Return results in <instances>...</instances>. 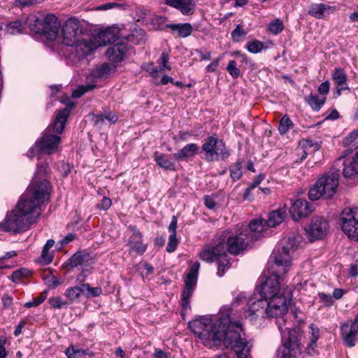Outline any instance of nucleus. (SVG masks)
I'll return each mask as SVG.
<instances>
[{
	"mask_svg": "<svg viewBox=\"0 0 358 358\" xmlns=\"http://www.w3.org/2000/svg\"><path fill=\"white\" fill-rule=\"evenodd\" d=\"M100 46L94 37L85 38L83 36L72 46L78 59L83 58L91 54Z\"/></svg>",
	"mask_w": 358,
	"mask_h": 358,
	"instance_id": "a211bd4d",
	"label": "nucleus"
},
{
	"mask_svg": "<svg viewBox=\"0 0 358 358\" xmlns=\"http://www.w3.org/2000/svg\"><path fill=\"white\" fill-rule=\"evenodd\" d=\"M173 155H165L155 152L154 159L156 164L166 171H174L176 170V163L172 161Z\"/></svg>",
	"mask_w": 358,
	"mask_h": 358,
	"instance_id": "a878e982",
	"label": "nucleus"
},
{
	"mask_svg": "<svg viewBox=\"0 0 358 358\" xmlns=\"http://www.w3.org/2000/svg\"><path fill=\"white\" fill-rule=\"evenodd\" d=\"M221 60V57H219L214 59L210 64H209L206 66V70L208 72H215L219 66L220 62Z\"/></svg>",
	"mask_w": 358,
	"mask_h": 358,
	"instance_id": "680f3d73",
	"label": "nucleus"
},
{
	"mask_svg": "<svg viewBox=\"0 0 358 358\" xmlns=\"http://www.w3.org/2000/svg\"><path fill=\"white\" fill-rule=\"evenodd\" d=\"M62 34L56 41L67 46H73L83 36L79 22L73 18L67 20L63 24Z\"/></svg>",
	"mask_w": 358,
	"mask_h": 358,
	"instance_id": "ddd939ff",
	"label": "nucleus"
},
{
	"mask_svg": "<svg viewBox=\"0 0 358 358\" xmlns=\"http://www.w3.org/2000/svg\"><path fill=\"white\" fill-rule=\"evenodd\" d=\"M264 48V43L259 41H254L248 43L247 49L251 53H258Z\"/></svg>",
	"mask_w": 358,
	"mask_h": 358,
	"instance_id": "864d4df0",
	"label": "nucleus"
},
{
	"mask_svg": "<svg viewBox=\"0 0 358 358\" xmlns=\"http://www.w3.org/2000/svg\"><path fill=\"white\" fill-rule=\"evenodd\" d=\"M166 27L173 31H177L178 35L182 38L190 36L193 31V27L189 23L168 24Z\"/></svg>",
	"mask_w": 358,
	"mask_h": 358,
	"instance_id": "2f4dec72",
	"label": "nucleus"
},
{
	"mask_svg": "<svg viewBox=\"0 0 358 358\" xmlns=\"http://www.w3.org/2000/svg\"><path fill=\"white\" fill-rule=\"evenodd\" d=\"M112 205L111 199L108 197H103L100 204L101 208L103 210H108Z\"/></svg>",
	"mask_w": 358,
	"mask_h": 358,
	"instance_id": "338daca9",
	"label": "nucleus"
},
{
	"mask_svg": "<svg viewBox=\"0 0 358 358\" xmlns=\"http://www.w3.org/2000/svg\"><path fill=\"white\" fill-rule=\"evenodd\" d=\"M248 230L238 229L235 233L226 231L219 236L218 250L227 256V252L231 255H238L246 249L249 242Z\"/></svg>",
	"mask_w": 358,
	"mask_h": 358,
	"instance_id": "0eeeda50",
	"label": "nucleus"
},
{
	"mask_svg": "<svg viewBox=\"0 0 358 358\" xmlns=\"http://www.w3.org/2000/svg\"><path fill=\"white\" fill-rule=\"evenodd\" d=\"M177 222V217L175 215H173L171 222L169 227V230L171 233V234L176 235Z\"/></svg>",
	"mask_w": 358,
	"mask_h": 358,
	"instance_id": "69168bd1",
	"label": "nucleus"
},
{
	"mask_svg": "<svg viewBox=\"0 0 358 358\" xmlns=\"http://www.w3.org/2000/svg\"><path fill=\"white\" fill-rule=\"evenodd\" d=\"M305 100L312 109L318 111L324 104L326 98H319L317 95L310 94L306 97Z\"/></svg>",
	"mask_w": 358,
	"mask_h": 358,
	"instance_id": "e433bc0d",
	"label": "nucleus"
},
{
	"mask_svg": "<svg viewBox=\"0 0 358 358\" xmlns=\"http://www.w3.org/2000/svg\"><path fill=\"white\" fill-rule=\"evenodd\" d=\"M49 304L53 308L56 309H60L63 307L67 306L69 303L67 300H64L61 296H52L48 299Z\"/></svg>",
	"mask_w": 358,
	"mask_h": 358,
	"instance_id": "49530a36",
	"label": "nucleus"
},
{
	"mask_svg": "<svg viewBox=\"0 0 358 358\" xmlns=\"http://www.w3.org/2000/svg\"><path fill=\"white\" fill-rule=\"evenodd\" d=\"M166 20V17L155 15L151 18L150 22L154 29L161 30L167 28L168 24H165Z\"/></svg>",
	"mask_w": 358,
	"mask_h": 358,
	"instance_id": "a18cd8bd",
	"label": "nucleus"
},
{
	"mask_svg": "<svg viewBox=\"0 0 358 358\" xmlns=\"http://www.w3.org/2000/svg\"><path fill=\"white\" fill-rule=\"evenodd\" d=\"M45 0H16L22 6H30L43 2Z\"/></svg>",
	"mask_w": 358,
	"mask_h": 358,
	"instance_id": "e2e57ef3",
	"label": "nucleus"
},
{
	"mask_svg": "<svg viewBox=\"0 0 358 358\" xmlns=\"http://www.w3.org/2000/svg\"><path fill=\"white\" fill-rule=\"evenodd\" d=\"M178 244V241L176 238V235L171 234L169 238V242L166 245V251L168 252H173L176 250Z\"/></svg>",
	"mask_w": 358,
	"mask_h": 358,
	"instance_id": "6e6d98bb",
	"label": "nucleus"
},
{
	"mask_svg": "<svg viewBox=\"0 0 358 358\" xmlns=\"http://www.w3.org/2000/svg\"><path fill=\"white\" fill-rule=\"evenodd\" d=\"M119 34L120 31L117 27H108L99 31L94 38L96 42L100 43V46H102L116 41L119 37Z\"/></svg>",
	"mask_w": 358,
	"mask_h": 358,
	"instance_id": "412c9836",
	"label": "nucleus"
},
{
	"mask_svg": "<svg viewBox=\"0 0 358 358\" xmlns=\"http://www.w3.org/2000/svg\"><path fill=\"white\" fill-rule=\"evenodd\" d=\"M201 148L205 152L206 159L208 162H212L217 157L224 159L229 155L224 142L214 136L208 137Z\"/></svg>",
	"mask_w": 358,
	"mask_h": 358,
	"instance_id": "9b49d317",
	"label": "nucleus"
},
{
	"mask_svg": "<svg viewBox=\"0 0 358 358\" xmlns=\"http://www.w3.org/2000/svg\"><path fill=\"white\" fill-rule=\"evenodd\" d=\"M200 268V264L195 262L189 268V271L185 280V288L182 293L181 306L183 310L190 308L189 299L196 287L198 278V273Z\"/></svg>",
	"mask_w": 358,
	"mask_h": 358,
	"instance_id": "4468645a",
	"label": "nucleus"
},
{
	"mask_svg": "<svg viewBox=\"0 0 358 358\" xmlns=\"http://www.w3.org/2000/svg\"><path fill=\"white\" fill-rule=\"evenodd\" d=\"M336 10L334 6H330L324 3H314L310 6L308 14L316 17L322 18L325 14L333 13Z\"/></svg>",
	"mask_w": 358,
	"mask_h": 358,
	"instance_id": "bb28decb",
	"label": "nucleus"
},
{
	"mask_svg": "<svg viewBox=\"0 0 358 358\" xmlns=\"http://www.w3.org/2000/svg\"><path fill=\"white\" fill-rule=\"evenodd\" d=\"M165 3L180 10L185 15H192L196 6L194 0H165Z\"/></svg>",
	"mask_w": 358,
	"mask_h": 358,
	"instance_id": "4be33fe9",
	"label": "nucleus"
},
{
	"mask_svg": "<svg viewBox=\"0 0 358 358\" xmlns=\"http://www.w3.org/2000/svg\"><path fill=\"white\" fill-rule=\"evenodd\" d=\"M343 175L345 178H352L358 174V152L351 159L344 162Z\"/></svg>",
	"mask_w": 358,
	"mask_h": 358,
	"instance_id": "cd10ccee",
	"label": "nucleus"
},
{
	"mask_svg": "<svg viewBox=\"0 0 358 358\" xmlns=\"http://www.w3.org/2000/svg\"><path fill=\"white\" fill-rule=\"evenodd\" d=\"M218 248V238L215 240L213 245L203 248L199 252V257L203 261L212 262H217V275L223 276L226 269L229 268V260Z\"/></svg>",
	"mask_w": 358,
	"mask_h": 358,
	"instance_id": "1a4fd4ad",
	"label": "nucleus"
},
{
	"mask_svg": "<svg viewBox=\"0 0 358 358\" xmlns=\"http://www.w3.org/2000/svg\"><path fill=\"white\" fill-rule=\"evenodd\" d=\"M47 173L48 166L46 164H38L34 178L24 193L26 196L41 206L44 203L48 202L50 199L51 186L50 182L43 178Z\"/></svg>",
	"mask_w": 358,
	"mask_h": 358,
	"instance_id": "423d86ee",
	"label": "nucleus"
},
{
	"mask_svg": "<svg viewBox=\"0 0 358 358\" xmlns=\"http://www.w3.org/2000/svg\"><path fill=\"white\" fill-rule=\"evenodd\" d=\"M313 211V205L305 199H299L292 203L289 213L294 220L308 217Z\"/></svg>",
	"mask_w": 358,
	"mask_h": 358,
	"instance_id": "6ab92c4d",
	"label": "nucleus"
},
{
	"mask_svg": "<svg viewBox=\"0 0 358 358\" xmlns=\"http://www.w3.org/2000/svg\"><path fill=\"white\" fill-rule=\"evenodd\" d=\"M286 216V211L284 209L273 210L268 215L266 225L268 227H275L282 222Z\"/></svg>",
	"mask_w": 358,
	"mask_h": 358,
	"instance_id": "7c9ffc66",
	"label": "nucleus"
},
{
	"mask_svg": "<svg viewBox=\"0 0 358 358\" xmlns=\"http://www.w3.org/2000/svg\"><path fill=\"white\" fill-rule=\"evenodd\" d=\"M125 6L124 3H118L115 2L106 3L103 5L99 6L97 8V10H106L113 8H122Z\"/></svg>",
	"mask_w": 358,
	"mask_h": 358,
	"instance_id": "4d7b16f0",
	"label": "nucleus"
},
{
	"mask_svg": "<svg viewBox=\"0 0 358 358\" xmlns=\"http://www.w3.org/2000/svg\"><path fill=\"white\" fill-rule=\"evenodd\" d=\"M329 230V223L322 217H314L310 224L305 229L306 235L311 242L325 237Z\"/></svg>",
	"mask_w": 358,
	"mask_h": 358,
	"instance_id": "2eb2a0df",
	"label": "nucleus"
},
{
	"mask_svg": "<svg viewBox=\"0 0 358 358\" xmlns=\"http://www.w3.org/2000/svg\"><path fill=\"white\" fill-rule=\"evenodd\" d=\"M70 110L68 108H64L59 111L54 122L47 127L43 136L38 139L29 150L28 153L29 157H33L39 152L50 155L58 149L60 137L53 135L52 133L60 134L63 131Z\"/></svg>",
	"mask_w": 358,
	"mask_h": 358,
	"instance_id": "20e7f679",
	"label": "nucleus"
},
{
	"mask_svg": "<svg viewBox=\"0 0 358 358\" xmlns=\"http://www.w3.org/2000/svg\"><path fill=\"white\" fill-rule=\"evenodd\" d=\"M310 329V343L308 345V353H310V350L314 351V348L316 346L317 341L320 338V329L315 324H310L309 326Z\"/></svg>",
	"mask_w": 358,
	"mask_h": 358,
	"instance_id": "f704fd0d",
	"label": "nucleus"
},
{
	"mask_svg": "<svg viewBox=\"0 0 358 358\" xmlns=\"http://www.w3.org/2000/svg\"><path fill=\"white\" fill-rule=\"evenodd\" d=\"M292 296V291L287 290L285 296L265 299L266 316L278 318L287 313L288 303L291 301Z\"/></svg>",
	"mask_w": 358,
	"mask_h": 358,
	"instance_id": "f8f14e48",
	"label": "nucleus"
},
{
	"mask_svg": "<svg viewBox=\"0 0 358 358\" xmlns=\"http://www.w3.org/2000/svg\"><path fill=\"white\" fill-rule=\"evenodd\" d=\"M87 354V351L73 345H70L65 350V355L68 358H78L80 355Z\"/></svg>",
	"mask_w": 358,
	"mask_h": 358,
	"instance_id": "37998d69",
	"label": "nucleus"
},
{
	"mask_svg": "<svg viewBox=\"0 0 358 358\" xmlns=\"http://www.w3.org/2000/svg\"><path fill=\"white\" fill-rule=\"evenodd\" d=\"M43 16L42 14L31 15L24 21L25 24H27L29 28L36 33H41V30L38 29L43 26Z\"/></svg>",
	"mask_w": 358,
	"mask_h": 358,
	"instance_id": "473e14b6",
	"label": "nucleus"
},
{
	"mask_svg": "<svg viewBox=\"0 0 358 358\" xmlns=\"http://www.w3.org/2000/svg\"><path fill=\"white\" fill-rule=\"evenodd\" d=\"M30 274V271L24 268H21L20 269H17L15 271L13 274L11 279L14 282H19L22 278L24 277H28Z\"/></svg>",
	"mask_w": 358,
	"mask_h": 358,
	"instance_id": "603ef678",
	"label": "nucleus"
},
{
	"mask_svg": "<svg viewBox=\"0 0 358 358\" xmlns=\"http://www.w3.org/2000/svg\"><path fill=\"white\" fill-rule=\"evenodd\" d=\"M158 66L152 68L150 71V74L153 78H156L158 76V73L159 71H164L166 70H171V66L169 64V55L163 52L158 61Z\"/></svg>",
	"mask_w": 358,
	"mask_h": 358,
	"instance_id": "c85d7f7f",
	"label": "nucleus"
},
{
	"mask_svg": "<svg viewBox=\"0 0 358 358\" xmlns=\"http://www.w3.org/2000/svg\"><path fill=\"white\" fill-rule=\"evenodd\" d=\"M91 261L90 254L84 252H77L71 256L69 259V265L71 268L76 267L79 265L88 264Z\"/></svg>",
	"mask_w": 358,
	"mask_h": 358,
	"instance_id": "c756f323",
	"label": "nucleus"
},
{
	"mask_svg": "<svg viewBox=\"0 0 358 358\" xmlns=\"http://www.w3.org/2000/svg\"><path fill=\"white\" fill-rule=\"evenodd\" d=\"M115 69L114 65L104 63L96 69V76L100 78L108 77L110 76Z\"/></svg>",
	"mask_w": 358,
	"mask_h": 358,
	"instance_id": "58836bf2",
	"label": "nucleus"
},
{
	"mask_svg": "<svg viewBox=\"0 0 358 358\" xmlns=\"http://www.w3.org/2000/svg\"><path fill=\"white\" fill-rule=\"evenodd\" d=\"M199 149L197 144L189 143L176 153H174L173 157L177 161H188L198 153Z\"/></svg>",
	"mask_w": 358,
	"mask_h": 358,
	"instance_id": "393cba45",
	"label": "nucleus"
},
{
	"mask_svg": "<svg viewBox=\"0 0 358 358\" xmlns=\"http://www.w3.org/2000/svg\"><path fill=\"white\" fill-rule=\"evenodd\" d=\"M343 231L352 240L358 241V208H345L341 217Z\"/></svg>",
	"mask_w": 358,
	"mask_h": 358,
	"instance_id": "9d476101",
	"label": "nucleus"
},
{
	"mask_svg": "<svg viewBox=\"0 0 358 358\" xmlns=\"http://www.w3.org/2000/svg\"><path fill=\"white\" fill-rule=\"evenodd\" d=\"M41 212V206L23 194L15 208L0 223V229L14 232L26 231L37 222Z\"/></svg>",
	"mask_w": 358,
	"mask_h": 358,
	"instance_id": "7ed1b4c3",
	"label": "nucleus"
},
{
	"mask_svg": "<svg viewBox=\"0 0 358 358\" xmlns=\"http://www.w3.org/2000/svg\"><path fill=\"white\" fill-rule=\"evenodd\" d=\"M284 29V24L281 20L275 19L271 22L267 27V31L273 35L280 34Z\"/></svg>",
	"mask_w": 358,
	"mask_h": 358,
	"instance_id": "79ce46f5",
	"label": "nucleus"
},
{
	"mask_svg": "<svg viewBox=\"0 0 358 358\" xmlns=\"http://www.w3.org/2000/svg\"><path fill=\"white\" fill-rule=\"evenodd\" d=\"M338 179L339 173L337 171H330L324 173L310 189L309 199L316 201L321 197L331 198L336 192Z\"/></svg>",
	"mask_w": 358,
	"mask_h": 358,
	"instance_id": "6e6552de",
	"label": "nucleus"
},
{
	"mask_svg": "<svg viewBox=\"0 0 358 358\" xmlns=\"http://www.w3.org/2000/svg\"><path fill=\"white\" fill-rule=\"evenodd\" d=\"M341 334L348 347L355 345L358 340V315L352 322H346L341 326Z\"/></svg>",
	"mask_w": 358,
	"mask_h": 358,
	"instance_id": "dca6fc26",
	"label": "nucleus"
},
{
	"mask_svg": "<svg viewBox=\"0 0 358 358\" xmlns=\"http://www.w3.org/2000/svg\"><path fill=\"white\" fill-rule=\"evenodd\" d=\"M331 78L336 87L337 96H341L342 91L350 90L348 85V76L342 68H335L331 73Z\"/></svg>",
	"mask_w": 358,
	"mask_h": 358,
	"instance_id": "aec40b11",
	"label": "nucleus"
},
{
	"mask_svg": "<svg viewBox=\"0 0 358 358\" xmlns=\"http://www.w3.org/2000/svg\"><path fill=\"white\" fill-rule=\"evenodd\" d=\"M134 239L137 241L132 245L131 248L135 250L138 254L143 255L147 248V245L144 244L141 241L142 236L141 233L136 232L133 234Z\"/></svg>",
	"mask_w": 358,
	"mask_h": 358,
	"instance_id": "ea45409f",
	"label": "nucleus"
},
{
	"mask_svg": "<svg viewBox=\"0 0 358 358\" xmlns=\"http://www.w3.org/2000/svg\"><path fill=\"white\" fill-rule=\"evenodd\" d=\"M237 62L235 60H230L226 68L228 73L234 78H237L240 76L241 72L238 68Z\"/></svg>",
	"mask_w": 358,
	"mask_h": 358,
	"instance_id": "8fccbe9b",
	"label": "nucleus"
},
{
	"mask_svg": "<svg viewBox=\"0 0 358 358\" xmlns=\"http://www.w3.org/2000/svg\"><path fill=\"white\" fill-rule=\"evenodd\" d=\"M247 305L242 316L250 321L266 315V301L264 299L253 301L246 293H240L231 306H223L217 315L202 316L189 323V327L206 346L219 345L222 342L227 348H232L238 358H249L251 345L242 337L241 321L232 322L234 309Z\"/></svg>",
	"mask_w": 358,
	"mask_h": 358,
	"instance_id": "f257e3e1",
	"label": "nucleus"
},
{
	"mask_svg": "<svg viewBox=\"0 0 358 358\" xmlns=\"http://www.w3.org/2000/svg\"><path fill=\"white\" fill-rule=\"evenodd\" d=\"M127 51V45L124 43H118L112 45L107 50L106 55L110 62L118 63L123 60Z\"/></svg>",
	"mask_w": 358,
	"mask_h": 358,
	"instance_id": "5701e85b",
	"label": "nucleus"
},
{
	"mask_svg": "<svg viewBox=\"0 0 358 358\" xmlns=\"http://www.w3.org/2000/svg\"><path fill=\"white\" fill-rule=\"evenodd\" d=\"M196 52L199 54L201 60H209L210 59L211 52L205 48L197 49Z\"/></svg>",
	"mask_w": 358,
	"mask_h": 358,
	"instance_id": "bf43d9fd",
	"label": "nucleus"
},
{
	"mask_svg": "<svg viewBox=\"0 0 358 358\" xmlns=\"http://www.w3.org/2000/svg\"><path fill=\"white\" fill-rule=\"evenodd\" d=\"M61 23L58 18L53 14H48L43 19V26L38 29L44 34L47 38L52 41L59 38V33Z\"/></svg>",
	"mask_w": 358,
	"mask_h": 358,
	"instance_id": "f3484780",
	"label": "nucleus"
},
{
	"mask_svg": "<svg viewBox=\"0 0 358 358\" xmlns=\"http://www.w3.org/2000/svg\"><path fill=\"white\" fill-rule=\"evenodd\" d=\"M83 293V285L80 287L75 286L71 287L66 289L64 295L68 299L69 303H73L74 301L78 299L81 294Z\"/></svg>",
	"mask_w": 358,
	"mask_h": 358,
	"instance_id": "c9c22d12",
	"label": "nucleus"
},
{
	"mask_svg": "<svg viewBox=\"0 0 358 358\" xmlns=\"http://www.w3.org/2000/svg\"><path fill=\"white\" fill-rule=\"evenodd\" d=\"M299 241L295 236L289 237L280 248L275 249L273 252L271 256V260L273 261L271 268L264 271L259 278L262 283L261 295L264 299L285 296L287 290H291L287 287H284L281 275L288 271L292 253L297 248Z\"/></svg>",
	"mask_w": 358,
	"mask_h": 358,
	"instance_id": "f03ea898",
	"label": "nucleus"
},
{
	"mask_svg": "<svg viewBox=\"0 0 358 358\" xmlns=\"http://www.w3.org/2000/svg\"><path fill=\"white\" fill-rule=\"evenodd\" d=\"M293 126V123L287 115H284L279 122L278 131L280 134H285Z\"/></svg>",
	"mask_w": 358,
	"mask_h": 358,
	"instance_id": "c03bdc74",
	"label": "nucleus"
},
{
	"mask_svg": "<svg viewBox=\"0 0 358 358\" xmlns=\"http://www.w3.org/2000/svg\"><path fill=\"white\" fill-rule=\"evenodd\" d=\"M95 87L94 85H86L79 86L77 89L73 91L72 97L79 98L85 92L92 90Z\"/></svg>",
	"mask_w": 358,
	"mask_h": 358,
	"instance_id": "3c124183",
	"label": "nucleus"
},
{
	"mask_svg": "<svg viewBox=\"0 0 358 358\" xmlns=\"http://www.w3.org/2000/svg\"><path fill=\"white\" fill-rule=\"evenodd\" d=\"M1 300L4 308H9L13 304V298L8 294H4Z\"/></svg>",
	"mask_w": 358,
	"mask_h": 358,
	"instance_id": "774afa93",
	"label": "nucleus"
},
{
	"mask_svg": "<svg viewBox=\"0 0 358 358\" xmlns=\"http://www.w3.org/2000/svg\"><path fill=\"white\" fill-rule=\"evenodd\" d=\"M25 22L17 20L9 23L7 26V31L10 34H17L23 32Z\"/></svg>",
	"mask_w": 358,
	"mask_h": 358,
	"instance_id": "a19ab883",
	"label": "nucleus"
},
{
	"mask_svg": "<svg viewBox=\"0 0 358 358\" xmlns=\"http://www.w3.org/2000/svg\"><path fill=\"white\" fill-rule=\"evenodd\" d=\"M83 293L87 292L90 296H99L101 295L102 290L100 287H91L90 284H83Z\"/></svg>",
	"mask_w": 358,
	"mask_h": 358,
	"instance_id": "5fc2aeb1",
	"label": "nucleus"
},
{
	"mask_svg": "<svg viewBox=\"0 0 358 358\" xmlns=\"http://www.w3.org/2000/svg\"><path fill=\"white\" fill-rule=\"evenodd\" d=\"M330 83L328 80L322 83L318 87V92L322 95H327L329 92Z\"/></svg>",
	"mask_w": 358,
	"mask_h": 358,
	"instance_id": "052dcab7",
	"label": "nucleus"
},
{
	"mask_svg": "<svg viewBox=\"0 0 358 358\" xmlns=\"http://www.w3.org/2000/svg\"><path fill=\"white\" fill-rule=\"evenodd\" d=\"M266 222L263 219H256L252 220L243 230H248L247 233L249 235L250 240L258 239L262 233L265 231L266 228Z\"/></svg>",
	"mask_w": 358,
	"mask_h": 358,
	"instance_id": "b1692460",
	"label": "nucleus"
},
{
	"mask_svg": "<svg viewBox=\"0 0 358 358\" xmlns=\"http://www.w3.org/2000/svg\"><path fill=\"white\" fill-rule=\"evenodd\" d=\"M49 250L50 249L43 246L41 255V258L43 260V262L47 264L51 263L53 259V255H52L51 252H49Z\"/></svg>",
	"mask_w": 358,
	"mask_h": 358,
	"instance_id": "13d9d810",
	"label": "nucleus"
},
{
	"mask_svg": "<svg viewBox=\"0 0 358 358\" xmlns=\"http://www.w3.org/2000/svg\"><path fill=\"white\" fill-rule=\"evenodd\" d=\"M203 200L206 208L210 210H215L222 205L224 196L222 194H213L211 195L205 196Z\"/></svg>",
	"mask_w": 358,
	"mask_h": 358,
	"instance_id": "72a5a7b5",
	"label": "nucleus"
},
{
	"mask_svg": "<svg viewBox=\"0 0 358 358\" xmlns=\"http://www.w3.org/2000/svg\"><path fill=\"white\" fill-rule=\"evenodd\" d=\"M320 299L327 305L331 306L333 304V299L330 294H327L325 293L319 294Z\"/></svg>",
	"mask_w": 358,
	"mask_h": 358,
	"instance_id": "0e129e2a",
	"label": "nucleus"
},
{
	"mask_svg": "<svg viewBox=\"0 0 358 358\" xmlns=\"http://www.w3.org/2000/svg\"><path fill=\"white\" fill-rule=\"evenodd\" d=\"M118 120V117L113 112H108L107 114H99L95 116V124H103L105 120H108L110 124H115Z\"/></svg>",
	"mask_w": 358,
	"mask_h": 358,
	"instance_id": "4c0bfd02",
	"label": "nucleus"
},
{
	"mask_svg": "<svg viewBox=\"0 0 358 358\" xmlns=\"http://www.w3.org/2000/svg\"><path fill=\"white\" fill-rule=\"evenodd\" d=\"M247 31L242 28L241 24L236 25V28L231 31V38L234 42H240L246 36Z\"/></svg>",
	"mask_w": 358,
	"mask_h": 358,
	"instance_id": "de8ad7c7",
	"label": "nucleus"
},
{
	"mask_svg": "<svg viewBox=\"0 0 358 358\" xmlns=\"http://www.w3.org/2000/svg\"><path fill=\"white\" fill-rule=\"evenodd\" d=\"M242 163L237 162L230 167V176L234 180H237L242 176Z\"/></svg>",
	"mask_w": 358,
	"mask_h": 358,
	"instance_id": "09e8293b",
	"label": "nucleus"
},
{
	"mask_svg": "<svg viewBox=\"0 0 358 358\" xmlns=\"http://www.w3.org/2000/svg\"><path fill=\"white\" fill-rule=\"evenodd\" d=\"M278 329L281 334V345L276 351L278 358H296L301 354L299 327H289L284 320L277 321Z\"/></svg>",
	"mask_w": 358,
	"mask_h": 358,
	"instance_id": "39448f33",
	"label": "nucleus"
}]
</instances>
